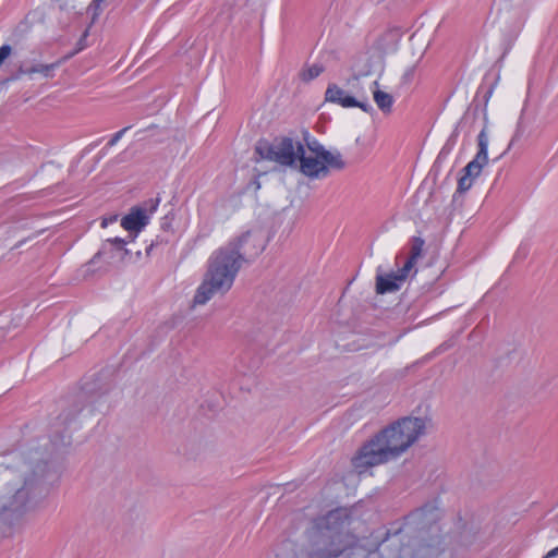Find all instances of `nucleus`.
Here are the masks:
<instances>
[{"mask_svg":"<svg viewBox=\"0 0 558 558\" xmlns=\"http://www.w3.org/2000/svg\"><path fill=\"white\" fill-rule=\"evenodd\" d=\"M251 238V233L246 232L213 253L204 281L195 293L194 304H205L213 295L231 289L242 265L263 250H250L247 243Z\"/></svg>","mask_w":558,"mask_h":558,"instance_id":"nucleus-1","label":"nucleus"},{"mask_svg":"<svg viewBox=\"0 0 558 558\" xmlns=\"http://www.w3.org/2000/svg\"><path fill=\"white\" fill-rule=\"evenodd\" d=\"M39 490V478L35 475L23 482L8 484L0 492V535H8L19 525L25 513L33 508Z\"/></svg>","mask_w":558,"mask_h":558,"instance_id":"nucleus-2","label":"nucleus"},{"mask_svg":"<svg viewBox=\"0 0 558 558\" xmlns=\"http://www.w3.org/2000/svg\"><path fill=\"white\" fill-rule=\"evenodd\" d=\"M345 524L347 517L340 509L319 518L315 523L319 539L315 542L310 558H338L348 546L342 534Z\"/></svg>","mask_w":558,"mask_h":558,"instance_id":"nucleus-3","label":"nucleus"},{"mask_svg":"<svg viewBox=\"0 0 558 558\" xmlns=\"http://www.w3.org/2000/svg\"><path fill=\"white\" fill-rule=\"evenodd\" d=\"M425 430V422L420 417H402L381 429L378 434L392 459L405 452Z\"/></svg>","mask_w":558,"mask_h":558,"instance_id":"nucleus-4","label":"nucleus"},{"mask_svg":"<svg viewBox=\"0 0 558 558\" xmlns=\"http://www.w3.org/2000/svg\"><path fill=\"white\" fill-rule=\"evenodd\" d=\"M303 144L299 141H294L291 137L276 138L272 142L267 140H260L256 143L255 154L260 159L275 161L280 166L296 168L298 158L302 153Z\"/></svg>","mask_w":558,"mask_h":558,"instance_id":"nucleus-5","label":"nucleus"},{"mask_svg":"<svg viewBox=\"0 0 558 558\" xmlns=\"http://www.w3.org/2000/svg\"><path fill=\"white\" fill-rule=\"evenodd\" d=\"M391 460H393L391 454L377 433L357 450L352 458V465L362 473L368 468L384 464Z\"/></svg>","mask_w":558,"mask_h":558,"instance_id":"nucleus-6","label":"nucleus"},{"mask_svg":"<svg viewBox=\"0 0 558 558\" xmlns=\"http://www.w3.org/2000/svg\"><path fill=\"white\" fill-rule=\"evenodd\" d=\"M477 146L478 150L474 159L463 168L462 171L464 174L458 181L457 192L459 193H464L471 189L473 179L481 174L482 169L488 162V135L486 128H484L477 136Z\"/></svg>","mask_w":558,"mask_h":558,"instance_id":"nucleus-7","label":"nucleus"},{"mask_svg":"<svg viewBox=\"0 0 558 558\" xmlns=\"http://www.w3.org/2000/svg\"><path fill=\"white\" fill-rule=\"evenodd\" d=\"M159 205V198H151L142 206L133 207L130 213L121 219V226L134 233L133 239L148 223L149 215L156 211Z\"/></svg>","mask_w":558,"mask_h":558,"instance_id":"nucleus-8","label":"nucleus"},{"mask_svg":"<svg viewBox=\"0 0 558 558\" xmlns=\"http://www.w3.org/2000/svg\"><path fill=\"white\" fill-rule=\"evenodd\" d=\"M83 408V398L80 397L63 409L51 423V432L53 434H60V442L62 445L70 444V435L66 434L68 427L74 422Z\"/></svg>","mask_w":558,"mask_h":558,"instance_id":"nucleus-9","label":"nucleus"},{"mask_svg":"<svg viewBox=\"0 0 558 558\" xmlns=\"http://www.w3.org/2000/svg\"><path fill=\"white\" fill-rule=\"evenodd\" d=\"M325 99H326V101L338 104L343 108L359 107L366 113H371L374 110L372 105L367 101L366 98L363 100H360L351 95H348L337 84L328 85L326 93H325Z\"/></svg>","mask_w":558,"mask_h":558,"instance_id":"nucleus-10","label":"nucleus"},{"mask_svg":"<svg viewBox=\"0 0 558 558\" xmlns=\"http://www.w3.org/2000/svg\"><path fill=\"white\" fill-rule=\"evenodd\" d=\"M300 158H298V169L304 175L311 179H320L327 177L326 167L324 166V161L317 155L307 154L304 146H302V153H300Z\"/></svg>","mask_w":558,"mask_h":558,"instance_id":"nucleus-11","label":"nucleus"},{"mask_svg":"<svg viewBox=\"0 0 558 558\" xmlns=\"http://www.w3.org/2000/svg\"><path fill=\"white\" fill-rule=\"evenodd\" d=\"M409 272H404L403 268H401L397 274H377L375 291L377 294H386L392 293L400 290L401 284L408 278Z\"/></svg>","mask_w":558,"mask_h":558,"instance_id":"nucleus-12","label":"nucleus"},{"mask_svg":"<svg viewBox=\"0 0 558 558\" xmlns=\"http://www.w3.org/2000/svg\"><path fill=\"white\" fill-rule=\"evenodd\" d=\"M424 247V240L421 238H413L411 241L410 256L403 265L404 272H409L415 266L417 259L422 256Z\"/></svg>","mask_w":558,"mask_h":558,"instance_id":"nucleus-13","label":"nucleus"},{"mask_svg":"<svg viewBox=\"0 0 558 558\" xmlns=\"http://www.w3.org/2000/svg\"><path fill=\"white\" fill-rule=\"evenodd\" d=\"M373 85L375 87V89L373 90L374 101L384 113H389L393 105L392 96L386 92L380 90L378 88L377 81H374Z\"/></svg>","mask_w":558,"mask_h":558,"instance_id":"nucleus-14","label":"nucleus"},{"mask_svg":"<svg viewBox=\"0 0 558 558\" xmlns=\"http://www.w3.org/2000/svg\"><path fill=\"white\" fill-rule=\"evenodd\" d=\"M322 154L320 158L322 161H324L327 174L329 173V169L342 170L345 167V162L343 161L340 153L326 149V151Z\"/></svg>","mask_w":558,"mask_h":558,"instance_id":"nucleus-15","label":"nucleus"},{"mask_svg":"<svg viewBox=\"0 0 558 558\" xmlns=\"http://www.w3.org/2000/svg\"><path fill=\"white\" fill-rule=\"evenodd\" d=\"M60 61H57L50 64L36 63L29 65L31 78L34 77V74H40L44 77H51L53 75V71L60 65Z\"/></svg>","mask_w":558,"mask_h":558,"instance_id":"nucleus-16","label":"nucleus"},{"mask_svg":"<svg viewBox=\"0 0 558 558\" xmlns=\"http://www.w3.org/2000/svg\"><path fill=\"white\" fill-rule=\"evenodd\" d=\"M325 71V68L323 64H312L308 66L305 71L302 73V80L303 81H312L319 76Z\"/></svg>","mask_w":558,"mask_h":558,"instance_id":"nucleus-17","label":"nucleus"},{"mask_svg":"<svg viewBox=\"0 0 558 558\" xmlns=\"http://www.w3.org/2000/svg\"><path fill=\"white\" fill-rule=\"evenodd\" d=\"M305 141H306V146L308 149L307 154H313V155H317L318 157H322V155H323L322 153L326 151V148L315 138L311 140V141L305 138Z\"/></svg>","mask_w":558,"mask_h":558,"instance_id":"nucleus-18","label":"nucleus"},{"mask_svg":"<svg viewBox=\"0 0 558 558\" xmlns=\"http://www.w3.org/2000/svg\"><path fill=\"white\" fill-rule=\"evenodd\" d=\"M60 11L70 12L76 9V0H51Z\"/></svg>","mask_w":558,"mask_h":558,"instance_id":"nucleus-19","label":"nucleus"},{"mask_svg":"<svg viewBox=\"0 0 558 558\" xmlns=\"http://www.w3.org/2000/svg\"><path fill=\"white\" fill-rule=\"evenodd\" d=\"M22 75H26L31 78L29 65L26 63H22L19 66L17 72L12 76V80H19Z\"/></svg>","mask_w":558,"mask_h":558,"instance_id":"nucleus-20","label":"nucleus"},{"mask_svg":"<svg viewBox=\"0 0 558 558\" xmlns=\"http://www.w3.org/2000/svg\"><path fill=\"white\" fill-rule=\"evenodd\" d=\"M12 48L9 45H3L0 47V65L4 62V60L11 54Z\"/></svg>","mask_w":558,"mask_h":558,"instance_id":"nucleus-21","label":"nucleus"},{"mask_svg":"<svg viewBox=\"0 0 558 558\" xmlns=\"http://www.w3.org/2000/svg\"><path fill=\"white\" fill-rule=\"evenodd\" d=\"M111 245H116L118 250H124V245L126 244V241L121 238H114L107 241Z\"/></svg>","mask_w":558,"mask_h":558,"instance_id":"nucleus-22","label":"nucleus"},{"mask_svg":"<svg viewBox=\"0 0 558 558\" xmlns=\"http://www.w3.org/2000/svg\"><path fill=\"white\" fill-rule=\"evenodd\" d=\"M129 128H124L122 130H120L119 132H117L112 137L111 140L108 142V146L111 147L113 145H116L118 143V141L122 137V135L124 134V132L128 130Z\"/></svg>","mask_w":558,"mask_h":558,"instance_id":"nucleus-23","label":"nucleus"},{"mask_svg":"<svg viewBox=\"0 0 558 558\" xmlns=\"http://www.w3.org/2000/svg\"><path fill=\"white\" fill-rule=\"evenodd\" d=\"M425 510H426V508H425V507H424V508H421V509L415 510L414 512H412V513H411V518H413V520H417V519H420V518L423 515V513L425 512Z\"/></svg>","mask_w":558,"mask_h":558,"instance_id":"nucleus-24","label":"nucleus"},{"mask_svg":"<svg viewBox=\"0 0 558 558\" xmlns=\"http://www.w3.org/2000/svg\"><path fill=\"white\" fill-rule=\"evenodd\" d=\"M101 2H104V0H93V2L89 4V9L96 12L97 10H99Z\"/></svg>","mask_w":558,"mask_h":558,"instance_id":"nucleus-25","label":"nucleus"},{"mask_svg":"<svg viewBox=\"0 0 558 558\" xmlns=\"http://www.w3.org/2000/svg\"><path fill=\"white\" fill-rule=\"evenodd\" d=\"M544 558H558V547L551 549Z\"/></svg>","mask_w":558,"mask_h":558,"instance_id":"nucleus-26","label":"nucleus"},{"mask_svg":"<svg viewBox=\"0 0 558 558\" xmlns=\"http://www.w3.org/2000/svg\"><path fill=\"white\" fill-rule=\"evenodd\" d=\"M116 220H117V216H113V217H111V218H109V219L105 218V219L102 220V222H101V226L105 228V227H107V226H108V223H111V222H113V221H116Z\"/></svg>","mask_w":558,"mask_h":558,"instance_id":"nucleus-27","label":"nucleus"},{"mask_svg":"<svg viewBox=\"0 0 558 558\" xmlns=\"http://www.w3.org/2000/svg\"><path fill=\"white\" fill-rule=\"evenodd\" d=\"M413 74V69L409 70L405 74H404V77L405 78H410V76Z\"/></svg>","mask_w":558,"mask_h":558,"instance_id":"nucleus-28","label":"nucleus"},{"mask_svg":"<svg viewBox=\"0 0 558 558\" xmlns=\"http://www.w3.org/2000/svg\"><path fill=\"white\" fill-rule=\"evenodd\" d=\"M154 245H155V243L153 242V243L147 247V254H149V253H150V251L153 250Z\"/></svg>","mask_w":558,"mask_h":558,"instance_id":"nucleus-29","label":"nucleus"}]
</instances>
